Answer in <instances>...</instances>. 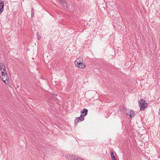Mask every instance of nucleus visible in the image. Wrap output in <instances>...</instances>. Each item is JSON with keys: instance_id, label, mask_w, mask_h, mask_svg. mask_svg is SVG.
<instances>
[{"instance_id": "4468645a", "label": "nucleus", "mask_w": 160, "mask_h": 160, "mask_svg": "<svg viewBox=\"0 0 160 160\" xmlns=\"http://www.w3.org/2000/svg\"><path fill=\"white\" fill-rule=\"evenodd\" d=\"M111 158L112 160H117L115 156H112V157H111Z\"/></svg>"}, {"instance_id": "7ed1b4c3", "label": "nucleus", "mask_w": 160, "mask_h": 160, "mask_svg": "<svg viewBox=\"0 0 160 160\" xmlns=\"http://www.w3.org/2000/svg\"><path fill=\"white\" fill-rule=\"evenodd\" d=\"M84 119V118L83 117L80 116L79 117L76 118L74 120L75 125L77 126L78 122L83 121Z\"/></svg>"}, {"instance_id": "423d86ee", "label": "nucleus", "mask_w": 160, "mask_h": 160, "mask_svg": "<svg viewBox=\"0 0 160 160\" xmlns=\"http://www.w3.org/2000/svg\"><path fill=\"white\" fill-rule=\"evenodd\" d=\"M88 110L86 108H84L81 112V117H83L86 116L88 114Z\"/></svg>"}, {"instance_id": "ddd939ff", "label": "nucleus", "mask_w": 160, "mask_h": 160, "mask_svg": "<svg viewBox=\"0 0 160 160\" xmlns=\"http://www.w3.org/2000/svg\"><path fill=\"white\" fill-rule=\"evenodd\" d=\"M37 38L38 40H40L41 39V36L39 35V33L38 32L37 33Z\"/></svg>"}, {"instance_id": "f8f14e48", "label": "nucleus", "mask_w": 160, "mask_h": 160, "mask_svg": "<svg viewBox=\"0 0 160 160\" xmlns=\"http://www.w3.org/2000/svg\"><path fill=\"white\" fill-rule=\"evenodd\" d=\"M31 17H33L34 15L33 8H32L31 10Z\"/></svg>"}, {"instance_id": "dca6fc26", "label": "nucleus", "mask_w": 160, "mask_h": 160, "mask_svg": "<svg viewBox=\"0 0 160 160\" xmlns=\"http://www.w3.org/2000/svg\"><path fill=\"white\" fill-rule=\"evenodd\" d=\"M65 0H60V2L61 3L62 2H64Z\"/></svg>"}, {"instance_id": "2eb2a0df", "label": "nucleus", "mask_w": 160, "mask_h": 160, "mask_svg": "<svg viewBox=\"0 0 160 160\" xmlns=\"http://www.w3.org/2000/svg\"><path fill=\"white\" fill-rule=\"evenodd\" d=\"M114 152H111L110 153V154H111V157H112V156H114Z\"/></svg>"}, {"instance_id": "0eeeda50", "label": "nucleus", "mask_w": 160, "mask_h": 160, "mask_svg": "<svg viewBox=\"0 0 160 160\" xmlns=\"http://www.w3.org/2000/svg\"><path fill=\"white\" fill-rule=\"evenodd\" d=\"M4 2L2 0L0 1V14L1 13L3 9L4 8Z\"/></svg>"}, {"instance_id": "9b49d317", "label": "nucleus", "mask_w": 160, "mask_h": 160, "mask_svg": "<svg viewBox=\"0 0 160 160\" xmlns=\"http://www.w3.org/2000/svg\"><path fill=\"white\" fill-rule=\"evenodd\" d=\"M82 61V59L81 57H79L78 58L77 60L75 62H77L78 61L79 62H81V61Z\"/></svg>"}, {"instance_id": "f3484780", "label": "nucleus", "mask_w": 160, "mask_h": 160, "mask_svg": "<svg viewBox=\"0 0 160 160\" xmlns=\"http://www.w3.org/2000/svg\"><path fill=\"white\" fill-rule=\"evenodd\" d=\"M160 112V109H159V111L158 113H159Z\"/></svg>"}, {"instance_id": "1a4fd4ad", "label": "nucleus", "mask_w": 160, "mask_h": 160, "mask_svg": "<svg viewBox=\"0 0 160 160\" xmlns=\"http://www.w3.org/2000/svg\"><path fill=\"white\" fill-rule=\"evenodd\" d=\"M3 69V71H6L5 67V65L2 63H1L0 64V70Z\"/></svg>"}, {"instance_id": "f03ea898", "label": "nucleus", "mask_w": 160, "mask_h": 160, "mask_svg": "<svg viewBox=\"0 0 160 160\" xmlns=\"http://www.w3.org/2000/svg\"><path fill=\"white\" fill-rule=\"evenodd\" d=\"M2 73V80L4 83L7 84L9 82V78L8 75L6 73L3 71L1 72Z\"/></svg>"}, {"instance_id": "39448f33", "label": "nucleus", "mask_w": 160, "mask_h": 160, "mask_svg": "<svg viewBox=\"0 0 160 160\" xmlns=\"http://www.w3.org/2000/svg\"><path fill=\"white\" fill-rule=\"evenodd\" d=\"M76 66L79 68L83 69L85 67V65L82 62H79L78 61L76 64Z\"/></svg>"}, {"instance_id": "20e7f679", "label": "nucleus", "mask_w": 160, "mask_h": 160, "mask_svg": "<svg viewBox=\"0 0 160 160\" xmlns=\"http://www.w3.org/2000/svg\"><path fill=\"white\" fill-rule=\"evenodd\" d=\"M125 113L128 116H129L131 118L133 117L135 115V113L132 110H130V111L127 110L126 111Z\"/></svg>"}, {"instance_id": "6e6552de", "label": "nucleus", "mask_w": 160, "mask_h": 160, "mask_svg": "<svg viewBox=\"0 0 160 160\" xmlns=\"http://www.w3.org/2000/svg\"><path fill=\"white\" fill-rule=\"evenodd\" d=\"M70 160H83L81 158L75 157L74 156H72L70 157Z\"/></svg>"}, {"instance_id": "9d476101", "label": "nucleus", "mask_w": 160, "mask_h": 160, "mask_svg": "<svg viewBox=\"0 0 160 160\" xmlns=\"http://www.w3.org/2000/svg\"><path fill=\"white\" fill-rule=\"evenodd\" d=\"M61 4L63 8H66L68 7V5L66 2H62Z\"/></svg>"}, {"instance_id": "f257e3e1", "label": "nucleus", "mask_w": 160, "mask_h": 160, "mask_svg": "<svg viewBox=\"0 0 160 160\" xmlns=\"http://www.w3.org/2000/svg\"><path fill=\"white\" fill-rule=\"evenodd\" d=\"M139 106L140 107V111H143L144 110L145 108H147V104L145 100L141 99L138 101Z\"/></svg>"}]
</instances>
